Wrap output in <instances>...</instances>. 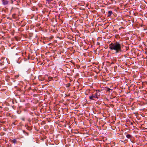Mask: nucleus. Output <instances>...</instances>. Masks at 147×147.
<instances>
[{"label": "nucleus", "mask_w": 147, "mask_h": 147, "mask_svg": "<svg viewBox=\"0 0 147 147\" xmlns=\"http://www.w3.org/2000/svg\"><path fill=\"white\" fill-rule=\"evenodd\" d=\"M109 48L111 50L115 51V53H117L119 51V42L111 43L109 45Z\"/></svg>", "instance_id": "obj_1"}, {"label": "nucleus", "mask_w": 147, "mask_h": 147, "mask_svg": "<svg viewBox=\"0 0 147 147\" xmlns=\"http://www.w3.org/2000/svg\"><path fill=\"white\" fill-rule=\"evenodd\" d=\"M100 94L99 90H96L95 94H92V95L89 96L90 99L94 100V98H98V96H100Z\"/></svg>", "instance_id": "obj_2"}, {"label": "nucleus", "mask_w": 147, "mask_h": 147, "mask_svg": "<svg viewBox=\"0 0 147 147\" xmlns=\"http://www.w3.org/2000/svg\"><path fill=\"white\" fill-rule=\"evenodd\" d=\"M125 95L123 96H120V100H121V101L122 102L121 103L122 105H120V107L121 106V109L122 108V109H123V105H124L125 102H124V101L125 100Z\"/></svg>", "instance_id": "obj_3"}, {"label": "nucleus", "mask_w": 147, "mask_h": 147, "mask_svg": "<svg viewBox=\"0 0 147 147\" xmlns=\"http://www.w3.org/2000/svg\"><path fill=\"white\" fill-rule=\"evenodd\" d=\"M123 131L121 129V131H120V138L122 139H123L124 138V136L123 135Z\"/></svg>", "instance_id": "obj_4"}, {"label": "nucleus", "mask_w": 147, "mask_h": 147, "mask_svg": "<svg viewBox=\"0 0 147 147\" xmlns=\"http://www.w3.org/2000/svg\"><path fill=\"white\" fill-rule=\"evenodd\" d=\"M124 134L126 136V137L128 139H131L132 138V136L130 134H127L126 132H125Z\"/></svg>", "instance_id": "obj_5"}, {"label": "nucleus", "mask_w": 147, "mask_h": 147, "mask_svg": "<svg viewBox=\"0 0 147 147\" xmlns=\"http://www.w3.org/2000/svg\"><path fill=\"white\" fill-rule=\"evenodd\" d=\"M8 1L5 0H3V3L4 5H7L8 4Z\"/></svg>", "instance_id": "obj_6"}, {"label": "nucleus", "mask_w": 147, "mask_h": 147, "mask_svg": "<svg viewBox=\"0 0 147 147\" xmlns=\"http://www.w3.org/2000/svg\"><path fill=\"white\" fill-rule=\"evenodd\" d=\"M112 13V11H108V16H110L111 15Z\"/></svg>", "instance_id": "obj_7"}, {"label": "nucleus", "mask_w": 147, "mask_h": 147, "mask_svg": "<svg viewBox=\"0 0 147 147\" xmlns=\"http://www.w3.org/2000/svg\"><path fill=\"white\" fill-rule=\"evenodd\" d=\"M70 84L69 83H68L67 84H66V87L67 88L69 87L70 85Z\"/></svg>", "instance_id": "obj_8"}, {"label": "nucleus", "mask_w": 147, "mask_h": 147, "mask_svg": "<svg viewBox=\"0 0 147 147\" xmlns=\"http://www.w3.org/2000/svg\"><path fill=\"white\" fill-rule=\"evenodd\" d=\"M1 72L2 73H8V72H7V71L6 70H3L2 71H1Z\"/></svg>", "instance_id": "obj_9"}, {"label": "nucleus", "mask_w": 147, "mask_h": 147, "mask_svg": "<svg viewBox=\"0 0 147 147\" xmlns=\"http://www.w3.org/2000/svg\"><path fill=\"white\" fill-rule=\"evenodd\" d=\"M26 127L27 128H28V129L30 130L31 129V128L30 127H29L28 125H26Z\"/></svg>", "instance_id": "obj_10"}, {"label": "nucleus", "mask_w": 147, "mask_h": 147, "mask_svg": "<svg viewBox=\"0 0 147 147\" xmlns=\"http://www.w3.org/2000/svg\"><path fill=\"white\" fill-rule=\"evenodd\" d=\"M12 142L13 143L15 144L16 142V140L15 139H14L13 140Z\"/></svg>", "instance_id": "obj_11"}, {"label": "nucleus", "mask_w": 147, "mask_h": 147, "mask_svg": "<svg viewBox=\"0 0 147 147\" xmlns=\"http://www.w3.org/2000/svg\"><path fill=\"white\" fill-rule=\"evenodd\" d=\"M115 37L116 38H119V34H116V35H115Z\"/></svg>", "instance_id": "obj_12"}, {"label": "nucleus", "mask_w": 147, "mask_h": 147, "mask_svg": "<svg viewBox=\"0 0 147 147\" xmlns=\"http://www.w3.org/2000/svg\"><path fill=\"white\" fill-rule=\"evenodd\" d=\"M14 76L16 77V78H17L19 76V75L18 74H16V75H14Z\"/></svg>", "instance_id": "obj_13"}, {"label": "nucleus", "mask_w": 147, "mask_h": 147, "mask_svg": "<svg viewBox=\"0 0 147 147\" xmlns=\"http://www.w3.org/2000/svg\"><path fill=\"white\" fill-rule=\"evenodd\" d=\"M111 90V89L108 88H107V91H108V92H109V91H110V90Z\"/></svg>", "instance_id": "obj_14"}, {"label": "nucleus", "mask_w": 147, "mask_h": 147, "mask_svg": "<svg viewBox=\"0 0 147 147\" xmlns=\"http://www.w3.org/2000/svg\"><path fill=\"white\" fill-rule=\"evenodd\" d=\"M123 122H124V123H125V124H123V125H125L127 127V126L126 125V122H125V121H123Z\"/></svg>", "instance_id": "obj_15"}, {"label": "nucleus", "mask_w": 147, "mask_h": 147, "mask_svg": "<svg viewBox=\"0 0 147 147\" xmlns=\"http://www.w3.org/2000/svg\"><path fill=\"white\" fill-rule=\"evenodd\" d=\"M53 0H46V1L48 2H51L52 1H53Z\"/></svg>", "instance_id": "obj_16"}, {"label": "nucleus", "mask_w": 147, "mask_h": 147, "mask_svg": "<svg viewBox=\"0 0 147 147\" xmlns=\"http://www.w3.org/2000/svg\"><path fill=\"white\" fill-rule=\"evenodd\" d=\"M121 85H122V84H121V85H120V86H121ZM123 87H122L121 86H120V90H121V88H122V89H123Z\"/></svg>", "instance_id": "obj_17"}, {"label": "nucleus", "mask_w": 147, "mask_h": 147, "mask_svg": "<svg viewBox=\"0 0 147 147\" xmlns=\"http://www.w3.org/2000/svg\"><path fill=\"white\" fill-rule=\"evenodd\" d=\"M28 73H30V69L28 70Z\"/></svg>", "instance_id": "obj_18"}, {"label": "nucleus", "mask_w": 147, "mask_h": 147, "mask_svg": "<svg viewBox=\"0 0 147 147\" xmlns=\"http://www.w3.org/2000/svg\"><path fill=\"white\" fill-rule=\"evenodd\" d=\"M22 119L23 121H25V119L24 118H22Z\"/></svg>", "instance_id": "obj_19"}, {"label": "nucleus", "mask_w": 147, "mask_h": 147, "mask_svg": "<svg viewBox=\"0 0 147 147\" xmlns=\"http://www.w3.org/2000/svg\"><path fill=\"white\" fill-rule=\"evenodd\" d=\"M120 51H121V45H120Z\"/></svg>", "instance_id": "obj_20"}, {"label": "nucleus", "mask_w": 147, "mask_h": 147, "mask_svg": "<svg viewBox=\"0 0 147 147\" xmlns=\"http://www.w3.org/2000/svg\"><path fill=\"white\" fill-rule=\"evenodd\" d=\"M123 83H125V82H124V81H123ZM123 83V82H121V83Z\"/></svg>", "instance_id": "obj_21"}, {"label": "nucleus", "mask_w": 147, "mask_h": 147, "mask_svg": "<svg viewBox=\"0 0 147 147\" xmlns=\"http://www.w3.org/2000/svg\"><path fill=\"white\" fill-rule=\"evenodd\" d=\"M131 123V125H132V123L131 122V123Z\"/></svg>", "instance_id": "obj_22"}, {"label": "nucleus", "mask_w": 147, "mask_h": 147, "mask_svg": "<svg viewBox=\"0 0 147 147\" xmlns=\"http://www.w3.org/2000/svg\"><path fill=\"white\" fill-rule=\"evenodd\" d=\"M116 67H117L116 66H115L114 68H115Z\"/></svg>", "instance_id": "obj_23"}, {"label": "nucleus", "mask_w": 147, "mask_h": 147, "mask_svg": "<svg viewBox=\"0 0 147 147\" xmlns=\"http://www.w3.org/2000/svg\"><path fill=\"white\" fill-rule=\"evenodd\" d=\"M121 114V113H120V115ZM120 118H121V116H120Z\"/></svg>", "instance_id": "obj_24"}, {"label": "nucleus", "mask_w": 147, "mask_h": 147, "mask_svg": "<svg viewBox=\"0 0 147 147\" xmlns=\"http://www.w3.org/2000/svg\"><path fill=\"white\" fill-rule=\"evenodd\" d=\"M122 28H122L120 27V29H121V28Z\"/></svg>", "instance_id": "obj_25"}, {"label": "nucleus", "mask_w": 147, "mask_h": 147, "mask_svg": "<svg viewBox=\"0 0 147 147\" xmlns=\"http://www.w3.org/2000/svg\"><path fill=\"white\" fill-rule=\"evenodd\" d=\"M134 77H135V75H134Z\"/></svg>", "instance_id": "obj_26"}, {"label": "nucleus", "mask_w": 147, "mask_h": 147, "mask_svg": "<svg viewBox=\"0 0 147 147\" xmlns=\"http://www.w3.org/2000/svg\"><path fill=\"white\" fill-rule=\"evenodd\" d=\"M134 77H135V75H134Z\"/></svg>", "instance_id": "obj_27"}, {"label": "nucleus", "mask_w": 147, "mask_h": 147, "mask_svg": "<svg viewBox=\"0 0 147 147\" xmlns=\"http://www.w3.org/2000/svg\"><path fill=\"white\" fill-rule=\"evenodd\" d=\"M120 110H121V109H120ZM121 110H122V109H121Z\"/></svg>", "instance_id": "obj_28"}]
</instances>
